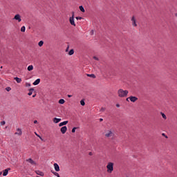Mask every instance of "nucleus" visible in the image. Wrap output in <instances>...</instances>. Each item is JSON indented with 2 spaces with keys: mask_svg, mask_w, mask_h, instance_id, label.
<instances>
[{
  "mask_svg": "<svg viewBox=\"0 0 177 177\" xmlns=\"http://www.w3.org/2000/svg\"><path fill=\"white\" fill-rule=\"evenodd\" d=\"M81 19H82V17H76V19H77V20H81Z\"/></svg>",
  "mask_w": 177,
  "mask_h": 177,
  "instance_id": "c9c22d12",
  "label": "nucleus"
},
{
  "mask_svg": "<svg viewBox=\"0 0 177 177\" xmlns=\"http://www.w3.org/2000/svg\"><path fill=\"white\" fill-rule=\"evenodd\" d=\"M34 70V66L32 65H30L28 66V71H32Z\"/></svg>",
  "mask_w": 177,
  "mask_h": 177,
  "instance_id": "f3484780",
  "label": "nucleus"
},
{
  "mask_svg": "<svg viewBox=\"0 0 177 177\" xmlns=\"http://www.w3.org/2000/svg\"><path fill=\"white\" fill-rule=\"evenodd\" d=\"M68 124V121H64L59 124V127H63V125H67Z\"/></svg>",
  "mask_w": 177,
  "mask_h": 177,
  "instance_id": "4468645a",
  "label": "nucleus"
},
{
  "mask_svg": "<svg viewBox=\"0 0 177 177\" xmlns=\"http://www.w3.org/2000/svg\"><path fill=\"white\" fill-rule=\"evenodd\" d=\"M79 9L81 12H82L83 13L85 12V9L84 8V7L82 6H79Z\"/></svg>",
  "mask_w": 177,
  "mask_h": 177,
  "instance_id": "6ab92c4d",
  "label": "nucleus"
},
{
  "mask_svg": "<svg viewBox=\"0 0 177 177\" xmlns=\"http://www.w3.org/2000/svg\"><path fill=\"white\" fill-rule=\"evenodd\" d=\"M14 80L17 81V84H20V82H21V78L15 77Z\"/></svg>",
  "mask_w": 177,
  "mask_h": 177,
  "instance_id": "a211bd4d",
  "label": "nucleus"
},
{
  "mask_svg": "<svg viewBox=\"0 0 177 177\" xmlns=\"http://www.w3.org/2000/svg\"><path fill=\"white\" fill-rule=\"evenodd\" d=\"M69 22L71 24V26H74V27H75V22L74 21V17H71L69 18Z\"/></svg>",
  "mask_w": 177,
  "mask_h": 177,
  "instance_id": "6e6552de",
  "label": "nucleus"
},
{
  "mask_svg": "<svg viewBox=\"0 0 177 177\" xmlns=\"http://www.w3.org/2000/svg\"><path fill=\"white\" fill-rule=\"evenodd\" d=\"M68 55L69 56H72V55H74V49L70 50V51L68 52Z\"/></svg>",
  "mask_w": 177,
  "mask_h": 177,
  "instance_id": "412c9836",
  "label": "nucleus"
},
{
  "mask_svg": "<svg viewBox=\"0 0 177 177\" xmlns=\"http://www.w3.org/2000/svg\"><path fill=\"white\" fill-rule=\"evenodd\" d=\"M73 17L74 18V12H72V17Z\"/></svg>",
  "mask_w": 177,
  "mask_h": 177,
  "instance_id": "79ce46f5",
  "label": "nucleus"
},
{
  "mask_svg": "<svg viewBox=\"0 0 177 177\" xmlns=\"http://www.w3.org/2000/svg\"><path fill=\"white\" fill-rule=\"evenodd\" d=\"M93 59H94V60H97V62H99V58L96 56L93 57Z\"/></svg>",
  "mask_w": 177,
  "mask_h": 177,
  "instance_id": "2f4dec72",
  "label": "nucleus"
},
{
  "mask_svg": "<svg viewBox=\"0 0 177 177\" xmlns=\"http://www.w3.org/2000/svg\"><path fill=\"white\" fill-rule=\"evenodd\" d=\"M80 104H81V106H85V101L84 100H82L80 101Z\"/></svg>",
  "mask_w": 177,
  "mask_h": 177,
  "instance_id": "a878e982",
  "label": "nucleus"
},
{
  "mask_svg": "<svg viewBox=\"0 0 177 177\" xmlns=\"http://www.w3.org/2000/svg\"><path fill=\"white\" fill-rule=\"evenodd\" d=\"M129 99L130 101H131L133 103H135L138 100V97L136 96H130L129 97Z\"/></svg>",
  "mask_w": 177,
  "mask_h": 177,
  "instance_id": "423d86ee",
  "label": "nucleus"
},
{
  "mask_svg": "<svg viewBox=\"0 0 177 177\" xmlns=\"http://www.w3.org/2000/svg\"><path fill=\"white\" fill-rule=\"evenodd\" d=\"M36 174H37V175H39V176H44V172H42L39 170L36 171Z\"/></svg>",
  "mask_w": 177,
  "mask_h": 177,
  "instance_id": "dca6fc26",
  "label": "nucleus"
},
{
  "mask_svg": "<svg viewBox=\"0 0 177 177\" xmlns=\"http://www.w3.org/2000/svg\"><path fill=\"white\" fill-rule=\"evenodd\" d=\"M53 121L55 124H58V122H60L62 121V119L57 118H54Z\"/></svg>",
  "mask_w": 177,
  "mask_h": 177,
  "instance_id": "9d476101",
  "label": "nucleus"
},
{
  "mask_svg": "<svg viewBox=\"0 0 177 177\" xmlns=\"http://www.w3.org/2000/svg\"><path fill=\"white\" fill-rule=\"evenodd\" d=\"M38 45L39 46H42L44 45V41H40L39 43H38Z\"/></svg>",
  "mask_w": 177,
  "mask_h": 177,
  "instance_id": "bb28decb",
  "label": "nucleus"
},
{
  "mask_svg": "<svg viewBox=\"0 0 177 177\" xmlns=\"http://www.w3.org/2000/svg\"><path fill=\"white\" fill-rule=\"evenodd\" d=\"M32 92H34V88H30L29 90V93H28V96H31V95H32Z\"/></svg>",
  "mask_w": 177,
  "mask_h": 177,
  "instance_id": "aec40b11",
  "label": "nucleus"
},
{
  "mask_svg": "<svg viewBox=\"0 0 177 177\" xmlns=\"http://www.w3.org/2000/svg\"><path fill=\"white\" fill-rule=\"evenodd\" d=\"M162 135H163V136H165V134H164V133H162Z\"/></svg>",
  "mask_w": 177,
  "mask_h": 177,
  "instance_id": "3c124183",
  "label": "nucleus"
},
{
  "mask_svg": "<svg viewBox=\"0 0 177 177\" xmlns=\"http://www.w3.org/2000/svg\"><path fill=\"white\" fill-rule=\"evenodd\" d=\"M65 102H66V101H64V100H63V99H60V100H59V104H64Z\"/></svg>",
  "mask_w": 177,
  "mask_h": 177,
  "instance_id": "5701e85b",
  "label": "nucleus"
},
{
  "mask_svg": "<svg viewBox=\"0 0 177 177\" xmlns=\"http://www.w3.org/2000/svg\"><path fill=\"white\" fill-rule=\"evenodd\" d=\"M87 77H91V78H96V75H95V74H88Z\"/></svg>",
  "mask_w": 177,
  "mask_h": 177,
  "instance_id": "4be33fe9",
  "label": "nucleus"
},
{
  "mask_svg": "<svg viewBox=\"0 0 177 177\" xmlns=\"http://www.w3.org/2000/svg\"><path fill=\"white\" fill-rule=\"evenodd\" d=\"M21 32H26V26H22L21 28Z\"/></svg>",
  "mask_w": 177,
  "mask_h": 177,
  "instance_id": "b1692460",
  "label": "nucleus"
},
{
  "mask_svg": "<svg viewBox=\"0 0 177 177\" xmlns=\"http://www.w3.org/2000/svg\"><path fill=\"white\" fill-rule=\"evenodd\" d=\"M105 138H113L114 136V133L111 129H106L104 132Z\"/></svg>",
  "mask_w": 177,
  "mask_h": 177,
  "instance_id": "f03ea898",
  "label": "nucleus"
},
{
  "mask_svg": "<svg viewBox=\"0 0 177 177\" xmlns=\"http://www.w3.org/2000/svg\"><path fill=\"white\" fill-rule=\"evenodd\" d=\"M54 168L56 172H59V171H60V167H59V165H57V163L54 164Z\"/></svg>",
  "mask_w": 177,
  "mask_h": 177,
  "instance_id": "f8f14e48",
  "label": "nucleus"
},
{
  "mask_svg": "<svg viewBox=\"0 0 177 177\" xmlns=\"http://www.w3.org/2000/svg\"><path fill=\"white\" fill-rule=\"evenodd\" d=\"M6 90L7 91V92H10V91H12V88L10 87H6Z\"/></svg>",
  "mask_w": 177,
  "mask_h": 177,
  "instance_id": "c85d7f7f",
  "label": "nucleus"
},
{
  "mask_svg": "<svg viewBox=\"0 0 177 177\" xmlns=\"http://www.w3.org/2000/svg\"><path fill=\"white\" fill-rule=\"evenodd\" d=\"M9 171H10V168L6 169L3 171V176H6L8 175Z\"/></svg>",
  "mask_w": 177,
  "mask_h": 177,
  "instance_id": "ddd939ff",
  "label": "nucleus"
},
{
  "mask_svg": "<svg viewBox=\"0 0 177 177\" xmlns=\"http://www.w3.org/2000/svg\"><path fill=\"white\" fill-rule=\"evenodd\" d=\"M17 132L15 133V135H19V136H21L23 132L21 129H17Z\"/></svg>",
  "mask_w": 177,
  "mask_h": 177,
  "instance_id": "9b49d317",
  "label": "nucleus"
},
{
  "mask_svg": "<svg viewBox=\"0 0 177 177\" xmlns=\"http://www.w3.org/2000/svg\"><path fill=\"white\" fill-rule=\"evenodd\" d=\"M60 131H61L62 133H63V134L66 133V132H67V127H66V126L62 127L61 128Z\"/></svg>",
  "mask_w": 177,
  "mask_h": 177,
  "instance_id": "1a4fd4ad",
  "label": "nucleus"
},
{
  "mask_svg": "<svg viewBox=\"0 0 177 177\" xmlns=\"http://www.w3.org/2000/svg\"><path fill=\"white\" fill-rule=\"evenodd\" d=\"M75 129H77V127H73L72 129V132L73 133H74L75 132Z\"/></svg>",
  "mask_w": 177,
  "mask_h": 177,
  "instance_id": "f704fd0d",
  "label": "nucleus"
},
{
  "mask_svg": "<svg viewBox=\"0 0 177 177\" xmlns=\"http://www.w3.org/2000/svg\"><path fill=\"white\" fill-rule=\"evenodd\" d=\"M175 17H177V12L175 14Z\"/></svg>",
  "mask_w": 177,
  "mask_h": 177,
  "instance_id": "de8ad7c7",
  "label": "nucleus"
},
{
  "mask_svg": "<svg viewBox=\"0 0 177 177\" xmlns=\"http://www.w3.org/2000/svg\"><path fill=\"white\" fill-rule=\"evenodd\" d=\"M68 97H73L72 95H68Z\"/></svg>",
  "mask_w": 177,
  "mask_h": 177,
  "instance_id": "ea45409f",
  "label": "nucleus"
},
{
  "mask_svg": "<svg viewBox=\"0 0 177 177\" xmlns=\"http://www.w3.org/2000/svg\"><path fill=\"white\" fill-rule=\"evenodd\" d=\"M1 175H2V171L0 172V176H1Z\"/></svg>",
  "mask_w": 177,
  "mask_h": 177,
  "instance_id": "09e8293b",
  "label": "nucleus"
},
{
  "mask_svg": "<svg viewBox=\"0 0 177 177\" xmlns=\"http://www.w3.org/2000/svg\"><path fill=\"white\" fill-rule=\"evenodd\" d=\"M100 111H102V112L106 111V108L102 107V108L100 109Z\"/></svg>",
  "mask_w": 177,
  "mask_h": 177,
  "instance_id": "c756f323",
  "label": "nucleus"
},
{
  "mask_svg": "<svg viewBox=\"0 0 177 177\" xmlns=\"http://www.w3.org/2000/svg\"><path fill=\"white\" fill-rule=\"evenodd\" d=\"M1 68H3V67H2V66H1Z\"/></svg>",
  "mask_w": 177,
  "mask_h": 177,
  "instance_id": "8fccbe9b",
  "label": "nucleus"
},
{
  "mask_svg": "<svg viewBox=\"0 0 177 177\" xmlns=\"http://www.w3.org/2000/svg\"><path fill=\"white\" fill-rule=\"evenodd\" d=\"M131 26L133 27H138V20L136 19V17L135 16H133L131 19Z\"/></svg>",
  "mask_w": 177,
  "mask_h": 177,
  "instance_id": "20e7f679",
  "label": "nucleus"
},
{
  "mask_svg": "<svg viewBox=\"0 0 177 177\" xmlns=\"http://www.w3.org/2000/svg\"><path fill=\"white\" fill-rule=\"evenodd\" d=\"M93 32H94V31H93V30H91V35H93Z\"/></svg>",
  "mask_w": 177,
  "mask_h": 177,
  "instance_id": "4c0bfd02",
  "label": "nucleus"
},
{
  "mask_svg": "<svg viewBox=\"0 0 177 177\" xmlns=\"http://www.w3.org/2000/svg\"><path fill=\"white\" fill-rule=\"evenodd\" d=\"M126 100H127V102H129V97H127V98L126 99Z\"/></svg>",
  "mask_w": 177,
  "mask_h": 177,
  "instance_id": "a19ab883",
  "label": "nucleus"
},
{
  "mask_svg": "<svg viewBox=\"0 0 177 177\" xmlns=\"http://www.w3.org/2000/svg\"><path fill=\"white\" fill-rule=\"evenodd\" d=\"M5 124H6V122L5 121H2L0 122V125H1V126L5 125Z\"/></svg>",
  "mask_w": 177,
  "mask_h": 177,
  "instance_id": "473e14b6",
  "label": "nucleus"
},
{
  "mask_svg": "<svg viewBox=\"0 0 177 177\" xmlns=\"http://www.w3.org/2000/svg\"><path fill=\"white\" fill-rule=\"evenodd\" d=\"M161 115L164 120H167V115H165L164 113H161Z\"/></svg>",
  "mask_w": 177,
  "mask_h": 177,
  "instance_id": "cd10ccee",
  "label": "nucleus"
},
{
  "mask_svg": "<svg viewBox=\"0 0 177 177\" xmlns=\"http://www.w3.org/2000/svg\"><path fill=\"white\" fill-rule=\"evenodd\" d=\"M116 107H120V104H116Z\"/></svg>",
  "mask_w": 177,
  "mask_h": 177,
  "instance_id": "37998d69",
  "label": "nucleus"
},
{
  "mask_svg": "<svg viewBox=\"0 0 177 177\" xmlns=\"http://www.w3.org/2000/svg\"><path fill=\"white\" fill-rule=\"evenodd\" d=\"M53 174L55 176H57V177H60V175L59 174V173L56 172V171H52Z\"/></svg>",
  "mask_w": 177,
  "mask_h": 177,
  "instance_id": "393cba45",
  "label": "nucleus"
},
{
  "mask_svg": "<svg viewBox=\"0 0 177 177\" xmlns=\"http://www.w3.org/2000/svg\"><path fill=\"white\" fill-rule=\"evenodd\" d=\"M13 20H17V21H18V23H20L21 21V16H20V15H19V14H17L14 17Z\"/></svg>",
  "mask_w": 177,
  "mask_h": 177,
  "instance_id": "39448f33",
  "label": "nucleus"
},
{
  "mask_svg": "<svg viewBox=\"0 0 177 177\" xmlns=\"http://www.w3.org/2000/svg\"><path fill=\"white\" fill-rule=\"evenodd\" d=\"M106 169H107V172L109 174H111V172L114 171V163L111 162H109L108 165H106Z\"/></svg>",
  "mask_w": 177,
  "mask_h": 177,
  "instance_id": "7ed1b4c3",
  "label": "nucleus"
},
{
  "mask_svg": "<svg viewBox=\"0 0 177 177\" xmlns=\"http://www.w3.org/2000/svg\"><path fill=\"white\" fill-rule=\"evenodd\" d=\"M128 93H129L128 90H124L122 88H120L118 91V95L119 97H127V96H128Z\"/></svg>",
  "mask_w": 177,
  "mask_h": 177,
  "instance_id": "f257e3e1",
  "label": "nucleus"
},
{
  "mask_svg": "<svg viewBox=\"0 0 177 177\" xmlns=\"http://www.w3.org/2000/svg\"><path fill=\"white\" fill-rule=\"evenodd\" d=\"M100 121L102 122V121H103V119H102V118H100Z\"/></svg>",
  "mask_w": 177,
  "mask_h": 177,
  "instance_id": "c03bdc74",
  "label": "nucleus"
},
{
  "mask_svg": "<svg viewBox=\"0 0 177 177\" xmlns=\"http://www.w3.org/2000/svg\"><path fill=\"white\" fill-rule=\"evenodd\" d=\"M89 156H92V152H89Z\"/></svg>",
  "mask_w": 177,
  "mask_h": 177,
  "instance_id": "a18cd8bd",
  "label": "nucleus"
},
{
  "mask_svg": "<svg viewBox=\"0 0 177 177\" xmlns=\"http://www.w3.org/2000/svg\"><path fill=\"white\" fill-rule=\"evenodd\" d=\"M35 135H36V136H37V138H39V139L42 140V137H41L39 135H38V133H37V132H35Z\"/></svg>",
  "mask_w": 177,
  "mask_h": 177,
  "instance_id": "7c9ffc66",
  "label": "nucleus"
},
{
  "mask_svg": "<svg viewBox=\"0 0 177 177\" xmlns=\"http://www.w3.org/2000/svg\"><path fill=\"white\" fill-rule=\"evenodd\" d=\"M26 87H30V86H31V84H30V83H26Z\"/></svg>",
  "mask_w": 177,
  "mask_h": 177,
  "instance_id": "72a5a7b5",
  "label": "nucleus"
},
{
  "mask_svg": "<svg viewBox=\"0 0 177 177\" xmlns=\"http://www.w3.org/2000/svg\"><path fill=\"white\" fill-rule=\"evenodd\" d=\"M34 124H38V121L34 120Z\"/></svg>",
  "mask_w": 177,
  "mask_h": 177,
  "instance_id": "58836bf2",
  "label": "nucleus"
},
{
  "mask_svg": "<svg viewBox=\"0 0 177 177\" xmlns=\"http://www.w3.org/2000/svg\"><path fill=\"white\" fill-rule=\"evenodd\" d=\"M26 162L31 164V165H37V163L35 162V161H34L32 158L27 159Z\"/></svg>",
  "mask_w": 177,
  "mask_h": 177,
  "instance_id": "0eeeda50",
  "label": "nucleus"
},
{
  "mask_svg": "<svg viewBox=\"0 0 177 177\" xmlns=\"http://www.w3.org/2000/svg\"><path fill=\"white\" fill-rule=\"evenodd\" d=\"M69 48H70V47L68 46V47H67L66 49V52H68Z\"/></svg>",
  "mask_w": 177,
  "mask_h": 177,
  "instance_id": "e433bc0d",
  "label": "nucleus"
},
{
  "mask_svg": "<svg viewBox=\"0 0 177 177\" xmlns=\"http://www.w3.org/2000/svg\"><path fill=\"white\" fill-rule=\"evenodd\" d=\"M41 82V79H37L33 82V85H38Z\"/></svg>",
  "mask_w": 177,
  "mask_h": 177,
  "instance_id": "2eb2a0df",
  "label": "nucleus"
},
{
  "mask_svg": "<svg viewBox=\"0 0 177 177\" xmlns=\"http://www.w3.org/2000/svg\"><path fill=\"white\" fill-rule=\"evenodd\" d=\"M35 96H37L36 94H35V95H32V97H35Z\"/></svg>",
  "mask_w": 177,
  "mask_h": 177,
  "instance_id": "49530a36",
  "label": "nucleus"
}]
</instances>
